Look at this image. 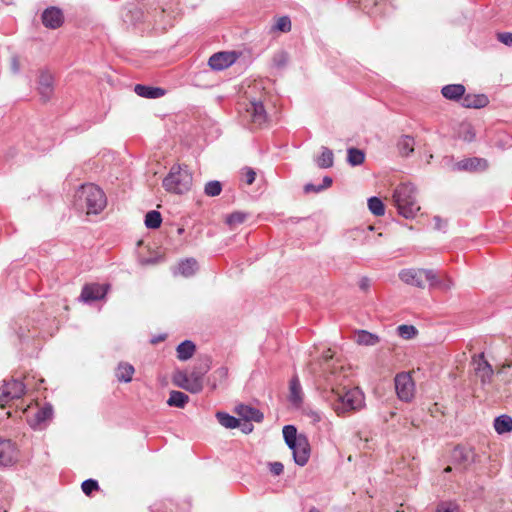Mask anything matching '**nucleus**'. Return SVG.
<instances>
[{"label": "nucleus", "mask_w": 512, "mask_h": 512, "mask_svg": "<svg viewBox=\"0 0 512 512\" xmlns=\"http://www.w3.org/2000/svg\"><path fill=\"white\" fill-rule=\"evenodd\" d=\"M336 369L343 371V367H334L326 376L325 383L320 387L323 399L339 417H346L365 407V395L358 388H346L343 382L348 374L338 375Z\"/></svg>", "instance_id": "1"}, {"label": "nucleus", "mask_w": 512, "mask_h": 512, "mask_svg": "<svg viewBox=\"0 0 512 512\" xmlns=\"http://www.w3.org/2000/svg\"><path fill=\"white\" fill-rule=\"evenodd\" d=\"M74 206L87 215H98L107 206V197L99 186L83 184L74 194Z\"/></svg>", "instance_id": "2"}, {"label": "nucleus", "mask_w": 512, "mask_h": 512, "mask_svg": "<svg viewBox=\"0 0 512 512\" xmlns=\"http://www.w3.org/2000/svg\"><path fill=\"white\" fill-rule=\"evenodd\" d=\"M393 202L400 215L405 218H414L420 211L417 200V189L412 183H401L393 192Z\"/></svg>", "instance_id": "3"}, {"label": "nucleus", "mask_w": 512, "mask_h": 512, "mask_svg": "<svg viewBox=\"0 0 512 512\" xmlns=\"http://www.w3.org/2000/svg\"><path fill=\"white\" fill-rule=\"evenodd\" d=\"M283 437L293 452L295 463L299 466L306 465L310 457V444L306 436L298 435L295 426L286 425L283 427Z\"/></svg>", "instance_id": "4"}, {"label": "nucleus", "mask_w": 512, "mask_h": 512, "mask_svg": "<svg viewBox=\"0 0 512 512\" xmlns=\"http://www.w3.org/2000/svg\"><path fill=\"white\" fill-rule=\"evenodd\" d=\"M193 184V176L186 165H173L170 172L163 180V187L166 191L175 194L188 192Z\"/></svg>", "instance_id": "5"}, {"label": "nucleus", "mask_w": 512, "mask_h": 512, "mask_svg": "<svg viewBox=\"0 0 512 512\" xmlns=\"http://www.w3.org/2000/svg\"><path fill=\"white\" fill-rule=\"evenodd\" d=\"M435 271L432 269H416L408 268L399 272V279L405 284L415 286L417 288H425V280H435Z\"/></svg>", "instance_id": "6"}, {"label": "nucleus", "mask_w": 512, "mask_h": 512, "mask_svg": "<svg viewBox=\"0 0 512 512\" xmlns=\"http://www.w3.org/2000/svg\"><path fill=\"white\" fill-rule=\"evenodd\" d=\"M395 389L400 400L411 401L415 393V384L410 373L402 372L395 377Z\"/></svg>", "instance_id": "7"}, {"label": "nucleus", "mask_w": 512, "mask_h": 512, "mask_svg": "<svg viewBox=\"0 0 512 512\" xmlns=\"http://www.w3.org/2000/svg\"><path fill=\"white\" fill-rule=\"evenodd\" d=\"M24 393L25 385L21 381L13 379L5 382L0 389V407L4 408L9 401L21 398Z\"/></svg>", "instance_id": "8"}, {"label": "nucleus", "mask_w": 512, "mask_h": 512, "mask_svg": "<svg viewBox=\"0 0 512 512\" xmlns=\"http://www.w3.org/2000/svg\"><path fill=\"white\" fill-rule=\"evenodd\" d=\"M472 365L475 375L480 379L481 384H490L494 371L490 363L485 359L484 353L474 355L472 357Z\"/></svg>", "instance_id": "9"}, {"label": "nucleus", "mask_w": 512, "mask_h": 512, "mask_svg": "<svg viewBox=\"0 0 512 512\" xmlns=\"http://www.w3.org/2000/svg\"><path fill=\"white\" fill-rule=\"evenodd\" d=\"M245 117L255 126H263L267 122V113L263 103L258 100L250 101L249 104L246 105Z\"/></svg>", "instance_id": "10"}, {"label": "nucleus", "mask_w": 512, "mask_h": 512, "mask_svg": "<svg viewBox=\"0 0 512 512\" xmlns=\"http://www.w3.org/2000/svg\"><path fill=\"white\" fill-rule=\"evenodd\" d=\"M18 456L15 444L11 440L0 438V466L13 465Z\"/></svg>", "instance_id": "11"}, {"label": "nucleus", "mask_w": 512, "mask_h": 512, "mask_svg": "<svg viewBox=\"0 0 512 512\" xmlns=\"http://www.w3.org/2000/svg\"><path fill=\"white\" fill-rule=\"evenodd\" d=\"M37 90L41 96L42 101L47 102L54 92V77L48 71H41L38 77Z\"/></svg>", "instance_id": "12"}, {"label": "nucleus", "mask_w": 512, "mask_h": 512, "mask_svg": "<svg viewBox=\"0 0 512 512\" xmlns=\"http://www.w3.org/2000/svg\"><path fill=\"white\" fill-rule=\"evenodd\" d=\"M42 23L50 29H57L64 23V15L60 8L49 7L42 13Z\"/></svg>", "instance_id": "13"}, {"label": "nucleus", "mask_w": 512, "mask_h": 512, "mask_svg": "<svg viewBox=\"0 0 512 512\" xmlns=\"http://www.w3.org/2000/svg\"><path fill=\"white\" fill-rule=\"evenodd\" d=\"M107 288L100 284H87L82 288L80 300L83 302H92L105 297Z\"/></svg>", "instance_id": "14"}, {"label": "nucleus", "mask_w": 512, "mask_h": 512, "mask_svg": "<svg viewBox=\"0 0 512 512\" xmlns=\"http://www.w3.org/2000/svg\"><path fill=\"white\" fill-rule=\"evenodd\" d=\"M236 61V55L233 52H218L213 54L208 61L213 70H223L228 68Z\"/></svg>", "instance_id": "15"}, {"label": "nucleus", "mask_w": 512, "mask_h": 512, "mask_svg": "<svg viewBox=\"0 0 512 512\" xmlns=\"http://www.w3.org/2000/svg\"><path fill=\"white\" fill-rule=\"evenodd\" d=\"M455 167L457 170L483 171L488 168V162L483 158L473 157L459 161Z\"/></svg>", "instance_id": "16"}, {"label": "nucleus", "mask_w": 512, "mask_h": 512, "mask_svg": "<svg viewBox=\"0 0 512 512\" xmlns=\"http://www.w3.org/2000/svg\"><path fill=\"white\" fill-rule=\"evenodd\" d=\"M289 401L295 407H300L303 403V391L297 376L290 380L289 384Z\"/></svg>", "instance_id": "17"}, {"label": "nucleus", "mask_w": 512, "mask_h": 512, "mask_svg": "<svg viewBox=\"0 0 512 512\" xmlns=\"http://www.w3.org/2000/svg\"><path fill=\"white\" fill-rule=\"evenodd\" d=\"M489 103L488 97L484 94H467L462 98V106L466 108H483Z\"/></svg>", "instance_id": "18"}, {"label": "nucleus", "mask_w": 512, "mask_h": 512, "mask_svg": "<svg viewBox=\"0 0 512 512\" xmlns=\"http://www.w3.org/2000/svg\"><path fill=\"white\" fill-rule=\"evenodd\" d=\"M236 413L246 421L261 422L263 419V414L258 409L248 405H239Z\"/></svg>", "instance_id": "19"}, {"label": "nucleus", "mask_w": 512, "mask_h": 512, "mask_svg": "<svg viewBox=\"0 0 512 512\" xmlns=\"http://www.w3.org/2000/svg\"><path fill=\"white\" fill-rule=\"evenodd\" d=\"M207 369L201 370H193L188 373V380L190 383V393L196 394L202 391L203 389V380L204 375Z\"/></svg>", "instance_id": "20"}, {"label": "nucleus", "mask_w": 512, "mask_h": 512, "mask_svg": "<svg viewBox=\"0 0 512 512\" xmlns=\"http://www.w3.org/2000/svg\"><path fill=\"white\" fill-rule=\"evenodd\" d=\"M442 95L449 100H459L465 94V87L462 84H449L442 88Z\"/></svg>", "instance_id": "21"}, {"label": "nucleus", "mask_w": 512, "mask_h": 512, "mask_svg": "<svg viewBox=\"0 0 512 512\" xmlns=\"http://www.w3.org/2000/svg\"><path fill=\"white\" fill-rule=\"evenodd\" d=\"M134 91L141 97L151 99L162 97L165 94V91L162 88L150 87L141 84H137L134 88Z\"/></svg>", "instance_id": "22"}, {"label": "nucleus", "mask_w": 512, "mask_h": 512, "mask_svg": "<svg viewBox=\"0 0 512 512\" xmlns=\"http://www.w3.org/2000/svg\"><path fill=\"white\" fill-rule=\"evenodd\" d=\"M435 280H429V285L431 288H437L441 291L447 292L454 286V282L450 276L444 274L439 276L437 272H435Z\"/></svg>", "instance_id": "23"}, {"label": "nucleus", "mask_w": 512, "mask_h": 512, "mask_svg": "<svg viewBox=\"0 0 512 512\" xmlns=\"http://www.w3.org/2000/svg\"><path fill=\"white\" fill-rule=\"evenodd\" d=\"M197 261L193 258L185 259L178 264L174 274H180L184 277H190L197 271Z\"/></svg>", "instance_id": "24"}, {"label": "nucleus", "mask_w": 512, "mask_h": 512, "mask_svg": "<svg viewBox=\"0 0 512 512\" xmlns=\"http://www.w3.org/2000/svg\"><path fill=\"white\" fill-rule=\"evenodd\" d=\"M52 417V407L46 405L42 408L37 409L34 414V418L29 420V423L32 427L40 426L42 423L46 422Z\"/></svg>", "instance_id": "25"}, {"label": "nucleus", "mask_w": 512, "mask_h": 512, "mask_svg": "<svg viewBox=\"0 0 512 512\" xmlns=\"http://www.w3.org/2000/svg\"><path fill=\"white\" fill-rule=\"evenodd\" d=\"M356 342L359 345L374 346L380 342V338L378 335L373 334L369 331L359 330L356 333Z\"/></svg>", "instance_id": "26"}, {"label": "nucleus", "mask_w": 512, "mask_h": 512, "mask_svg": "<svg viewBox=\"0 0 512 512\" xmlns=\"http://www.w3.org/2000/svg\"><path fill=\"white\" fill-rule=\"evenodd\" d=\"M228 379V369L226 367H220L216 369L208 378V382L211 388L214 390L218 386L224 384Z\"/></svg>", "instance_id": "27"}, {"label": "nucleus", "mask_w": 512, "mask_h": 512, "mask_svg": "<svg viewBox=\"0 0 512 512\" xmlns=\"http://www.w3.org/2000/svg\"><path fill=\"white\" fill-rule=\"evenodd\" d=\"M195 344L192 341L185 340L177 346V357L181 361L190 359L195 352Z\"/></svg>", "instance_id": "28"}, {"label": "nucleus", "mask_w": 512, "mask_h": 512, "mask_svg": "<svg viewBox=\"0 0 512 512\" xmlns=\"http://www.w3.org/2000/svg\"><path fill=\"white\" fill-rule=\"evenodd\" d=\"M323 358L325 360V366H324V373H323V381L325 382V378L327 375L330 374V370L333 369L334 367H339V366H342L343 367V371L341 372L339 369H336L337 372H338V375L340 374L341 376H343V374H347V371L344 367L343 364L339 363V362H333L331 363L330 360L333 358V354L331 353V350L328 349L324 354H323Z\"/></svg>", "instance_id": "29"}, {"label": "nucleus", "mask_w": 512, "mask_h": 512, "mask_svg": "<svg viewBox=\"0 0 512 512\" xmlns=\"http://www.w3.org/2000/svg\"><path fill=\"white\" fill-rule=\"evenodd\" d=\"M135 369L131 364L120 363L116 370V377L119 381L128 383L132 380Z\"/></svg>", "instance_id": "30"}, {"label": "nucleus", "mask_w": 512, "mask_h": 512, "mask_svg": "<svg viewBox=\"0 0 512 512\" xmlns=\"http://www.w3.org/2000/svg\"><path fill=\"white\" fill-rule=\"evenodd\" d=\"M189 401V396L181 391H171L167 404L171 407L184 408Z\"/></svg>", "instance_id": "31"}, {"label": "nucleus", "mask_w": 512, "mask_h": 512, "mask_svg": "<svg viewBox=\"0 0 512 512\" xmlns=\"http://www.w3.org/2000/svg\"><path fill=\"white\" fill-rule=\"evenodd\" d=\"M494 428L498 434L512 431V418L508 415H501L495 418Z\"/></svg>", "instance_id": "32"}, {"label": "nucleus", "mask_w": 512, "mask_h": 512, "mask_svg": "<svg viewBox=\"0 0 512 512\" xmlns=\"http://www.w3.org/2000/svg\"><path fill=\"white\" fill-rule=\"evenodd\" d=\"M216 418L218 422L227 429H234L238 426H240V420L235 418L234 416H231L228 413L225 412H217Z\"/></svg>", "instance_id": "33"}, {"label": "nucleus", "mask_w": 512, "mask_h": 512, "mask_svg": "<svg viewBox=\"0 0 512 512\" xmlns=\"http://www.w3.org/2000/svg\"><path fill=\"white\" fill-rule=\"evenodd\" d=\"M414 139L410 136H402L398 141V149L401 155L408 156L414 151Z\"/></svg>", "instance_id": "34"}, {"label": "nucleus", "mask_w": 512, "mask_h": 512, "mask_svg": "<svg viewBox=\"0 0 512 512\" xmlns=\"http://www.w3.org/2000/svg\"><path fill=\"white\" fill-rule=\"evenodd\" d=\"M318 167L320 168H330L333 166L334 157L333 152L323 147L321 155L316 160Z\"/></svg>", "instance_id": "35"}, {"label": "nucleus", "mask_w": 512, "mask_h": 512, "mask_svg": "<svg viewBox=\"0 0 512 512\" xmlns=\"http://www.w3.org/2000/svg\"><path fill=\"white\" fill-rule=\"evenodd\" d=\"M347 154V161L352 166L361 165L365 160V154L362 150L349 148Z\"/></svg>", "instance_id": "36"}, {"label": "nucleus", "mask_w": 512, "mask_h": 512, "mask_svg": "<svg viewBox=\"0 0 512 512\" xmlns=\"http://www.w3.org/2000/svg\"><path fill=\"white\" fill-rule=\"evenodd\" d=\"M162 223L161 214L158 211H149L145 216V225L147 228H159Z\"/></svg>", "instance_id": "37"}, {"label": "nucleus", "mask_w": 512, "mask_h": 512, "mask_svg": "<svg viewBox=\"0 0 512 512\" xmlns=\"http://www.w3.org/2000/svg\"><path fill=\"white\" fill-rule=\"evenodd\" d=\"M368 208L375 216H382L385 213L382 200L375 196L368 199Z\"/></svg>", "instance_id": "38"}, {"label": "nucleus", "mask_w": 512, "mask_h": 512, "mask_svg": "<svg viewBox=\"0 0 512 512\" xmlns=\"http://www.w3.org/2000/svg\"><path fill=\"white\" fill-rule=\"evenodd\" d=\"M173 383L176 386L190 392V383L188 380V372H184V371L176 372L173 376Z\"/></svg>", "instance_id": "39"}, {"label": "nucleus", "mask_w": 512, "mask_h": 512, "mask_svg": "<svg viewBox=\"0 0 512 512\" xmlns=\"http://www.w3.org/2000/svg\"><path fill=\"white\" fill-rule=\"evenodd\" d=\"M247 219V214L244 212L236 211L229 214L226 217V223L230 226L231 229L235 228L237 225H240L245 222Z\"/></svg>", "instance_id": "40"}, {"label": "nucleus", "mask_w": 512, "mask_h": 512, "mask_svg": "<svg viewBox=\"0 0 512 512\" xmlns=\"http://www.w3.org/2000/svg\"><path fill=\"white\" fill-rule=\"evenodd\" d=\"M398 335L403 339H412L417 335V329L413 325H400L397 328Z\"/></svg>", "instance_id": "41"}, {"label": "nucleus", "mask_w": 512, "mask_h": 512, "mask_svg": "<svg viewBox=\"0 0 512 512\" xmlns=\"http://www.w3.org/2000/svg\"><path fill=\"white\" fill-rule=\"evenodd\" d=\"M221 191L222 185L219 181H209L204 188L205 194L210 197L218 196Z\"/></svg>", "instance_id": "42"}, {"label": "nucleus", "mask_w": 512, "mask_h": 512, "mask_svg": "<svg viewBox=\"0 0 512 512\" xmlns=\"http://www.w3.org/2000/svg\"><path fill=\"white\" fill-rule=\"evenodd\" d=\"M272 61L276 68H283L288 63V55L284 51H279L273 56Z\"/></svg>", "instance_id": "43"}, {"label": "nucleus", "mask_w": 512, "mask_h": 512, "mask_svg": "<svg viewBox=\"0 0 512 512\" xmlns=\"http://www.w3.org/2000/svg\"><path fill=\"white\" fill-rule=\"evenodd\" d=\"M275 30L281 32H288L291 30V21L289 17L283 16L277 19L276 24L274 26Z\"/></svg>", "instance_id": "44"}, {"label": "nucleus", "mask_w": 512, "mask_h": 512, "mask_svg": "<svg viewBox=\"0 0 512 512\" xmlns=\"http://www.w3.org/2000/svg\"><path fill=\"white\" fill-rule=\"evenodd\" d=\"M460 136L465 141H468V142L474 140L475 139V132H474L473 127L470 124H462L461 125V130H460Z\"/></svg>", "instance_id": "45"}, {"label": "nucleus", "mask_w": 512, "mask_h": 512, "mask_svg": "<svg viewBox=\"0 0 512 512\" xmlns=\"http://www.w3.org/2000/svg\"><path fill=\"white\" fill-rule=\"evenodd\" d=\"M81 488H82V491L86 495H90L93 491H96V490L99 489V485H98V482L96 480L87 479V480L82 482Z\"/></svg>", "instance_id": "46"}, {"label": "nucleus", "mask_w": 512, "mask_h": 512, "mask_svg": "<svg viewBox=\"0 0 512 512\" xmlns=\"http://www.w3.org/2000/svg\"><path fill=\"white\" fill-rule=\"evenodd\" d=\"M437 512H460L457 504L453 502H443L438 506Z\"/></svg>", "instance_id": "47"}, {"label": "nucleus", "mask_w": 512, "mask_h": 512, "mask_svg": "<svg viewBox=\"0 0 512 512\" xmlns=\"http://www.w3.org/2000/svg\"><path fill=\"white\" fill-rule=\"evenodd\" d=\"M497 39L504 45L512 47V33L511 32L498 33Z\"/></svg>", "instance_id": "48"}, {"label": "nucleus", "mask_w": 512, "mask_h": 512, "mask_svg": "<svg viewBox=\"0 0 512 512\" xmlns=\"http://www.w3.org/2000/svg\"><path fill=\"white\" fill-rule=\"evenodd\" d=\"M270 471L273 475L278 476L283 473L284 466L281 462H273L269 464Z\"/></svg>", "instance_id": "49"}, {"label": "nucleus", "mask_w": 512, "mask_h": 512, "mask_svg": "<svg viewBox=\"0 0 512 512\" xmlns=\"http://www.w3.org/2000/svg\"><path fill=\"white\" fill-rule=\"evenodd\" d=\"M244 177H245V182L248 185H251L255 181L256 173L251 168H245L244 169Z\"/></svg>", "instance_id": "50"}, {"label": "nucleus", "mask_w": 512, "mask_h": 512, "mask_svg": "<svg viewBox=\"0 0 512 512\" xmlns=\"http://www.w3.org/2000/svg\"><path fill=\"white\" fill-rule=\"evenodd\" d=\"M364 9H370L379 5L381 0H359Z\"/></svg>", "instance_id": "51"}, {"label": "nucleus", "mask_w": 512, "mask_h": 512, "mask_svg": "<svg viewBox=\"0 0 512 512\" xmlns=\"http://www.w3.org/2000/svg\"><path fill=\"white\" fill-rule=\"evenodd\" d=\"M10 67H11V70H12V72L14 74L19 73V71H20V61H19L17 56H13L11 58Z\"/></svg>", "instance_id": "52"}, {"label": "nucleus", "mask_w": 512, "mask_h": 512, "mask_svg": "<svg viewBox=\"0 0 512 512\" xmlns=\"http://www.w3.org/2000/svg\"><path fill=\"white\" fill-rule=\"evenodd\" d=\"M239 427L241 428V430L244 433H250L253 430V425L250 423V421H246V420H244L243 423L240 422Z\"/></svg>", "instance_id": "53"}, {"label": "nucleus", "mask_w": 512, "mask_h": 512, "mask_svg": "<svg viewBox=\"0 0 512 512\" xmlns=\"http://www.w3.org/2000/svg\"><path fill=\"white\" fill-rule=\"evenodd\" d=\"M304 191L306 193H310V192H320L321 191V187L320 186H315L314 184H311V183H308L304 186Z\"/></svg>", "instance_id": "54"}, {"label": "nucleus", "mask_w": 512, "mask_h": 512, "mask_svg": "<svg viewBox=\"0 0 512 512\" xmlns=\"http://www.w3.org/2000/svg\"><path fill=\"white\" fill-rule=\"evenodd\" d=\"M308 416L313 423H318L321 421V415L317 411H313V410L309 411Z\"/></svg>", "instance_id": "55"}, {"label": "nucleus", "mask_w": 512, "mask_h": 512, "mask_svg": "<svg viewBox=\"0 0 512 512\" xmlns=\"http://www.w3.org/2000/svg\"><path fill=\"white\" fill-rule=\"evenodd\" d=\"M468 451H464V449L457 448L455 449L454 455L457 457L458 455L462 457L463 460H468Z\"/></svg>", "instance_id": "56"}, {"label": "nucleus", "mask_w": 512, "mask_h": 512, "mask_svg": "<svg viewBox=\"0 0 512 512\" xmlns=\"http://www.w3.org/2000/svg\"><path fill=\"white\" fill-rule=\"evenodd\" d=\"M331 184H332V179H331L329 176H325V177L323 178V184H322V185H320V187H321V191H322L323 189H326V188L330 187V186H331Z\"/></svg>", "instance_id": "57"}, {"label": "nucleus", "mask_w": 512, "mask_h": 512, "mask_svg": "<svg viewBox=\"0 0 512 512\" xmlns=\"http://www.w3.org/2000/svg\"><path fill=\"white\" fill-rule=\"evenodd\" d=\"M370 285V281L368 278L364 277L360 280L359 282V287L362 289V290H367L368 287Z\"/></svg>", "instance_id": "58"}, {"label": "nucleus", "mask_w": 512, "mask_h": 512, "mask_svg": "<svg viewBox=\"0 0 512 512\" xmlns=\"http://www.w3.org/2000/svg\"><path fill=\"white\" fill-rule=\"evenodd\" d=\"M434 220H435V225H436V228H437V229H442L443 225H445V223H443V222H442V220H441V218H440V217H438V216H436V217L434 218Z\"/></svg>", "instance_id": "59"}, {"label": "nucleus", "mask_w": 512, "mask_h": 512, "mask_svg": "<svg viewBox=\"0 0 512 512\" xmlns=\"http://www.w3.org/2000/svg\"><path fill=\"white\" fill-rule=\"evenodd\" d=\"M510 367H512V362L511 363H507V364H503L501 366V368L499 369L498 373H504L505 369L506 368H510Z\"/></svg>", "instance_id": "60"}, {"label": "nucleus", "mask_w": 512, "mask_h": 512, "mask_svg": "<svg viewBox=\"0 0 512 512\" xmlns=\"http://www.w3.org/2000/svg\"><path fill=\"white\" fill-rule=\"evenodd\" d=\"M309 512H320V511H319L317 508L312 507V508L309 510Z\"/></svg>", "instance_id": "61"}, {"label": "nucleus", "mask_w": 512, "mask_h": 512, "mask_svg": "<svg viewBox=\"0 0 512 512\" xmlns=\"http://www.w3.org/2000/svg\"><path fill=\"white\" fill-rule=\"evenodd\" d=\"M444 471H445V472H450V471H451V467H449V466H448L447 468H445V470H444Z\"/></svg>", "instance_id": "62"}, {"label": "nucleus", "mask_w": 512, "mask_h": 512, "mask_svg": "<svg viewBox=\"0 0 512 512\" xmlns=\"http://www.w3.org/2000/svg\"><path fill=\"white\" fill-rule=\"evenodd\" d=\"M0 512H7V511H6V510H2V509H0Z\"/></svg>", "instance_id": "63"}]
</instances>
